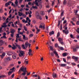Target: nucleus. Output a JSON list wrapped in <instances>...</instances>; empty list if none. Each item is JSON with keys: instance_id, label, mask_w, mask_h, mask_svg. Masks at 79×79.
<instances>
[{"instance_id": "3", "label": "nucleus", "mask_w": 79, "mask_h": 79, "mask_svg": "<svg viewBox=\"0 0 79 79\" xmlns=\"http://www.w3.org/2000/svg\"><path fill=\"white\" fill-rule=\"evenodd\" d=\"M39 28H43V30L45 29V25L44 23H42L39 26Z\"/></svg>"}, {"instance_id": "18", "label": "nucleus", "mask_w": 79, "mask_h": 79, "mask_svg": "<svg viewBox=\"0 0 79 79\" xmlns=\"http://www.w3.org/2000/svg\"><path fill=\"white\" fill-rule=\"evenodd\" d=\"M52 77L53 78H56V77H57V75L56 73H53L52 74Z\"/></svg>"}, {"instance_id": "29", "label": "nucleus", "mask_w": 79, "mask_h": 79, "mask_svg": "<svg viewBox=\"0 0 79 79\" xmlns=\"http://www.w3.org/2000/svg\"><path fill=\"white\" fill-rule=\"evenodd\" d=\"M64 11H63L62 12H61V14H60V17H62L64 15Z\"/></svg>"}, {"instance_id": "52", "label": "nucleus", "mask_w": 79, "mask_h": 79, "mask_svg": "<svg viewBox=\"0 0 79 79\" xmlns=\"http://www.w3.org/2000/svg\"><path fill=\"white\" fill-rule=\"evenodd\" d=\"M2 19L3 21H5V20L6 19V17H2Z\"/></svg>"}, {"instance_id": "40", "label": "nucleus", "mask_w": 79, "mask_h": 79, "mask_svg": "<svg viewBox=\"0 0 79 79\" xmlns=\"http://www.w3.org/2000/svg\"><path fill=\"white\" fill-rule=\"evenodd\" d=\"M12 58L14 59H15L16 58V56L15 55H13L12 56Z\"/></svg>"}, {"instance_id": "25", "label": "nucleus", "mask_w": 79, "mask_h": 79, "mask_svg": "<svg viewBox=\"0 0 79 79\" xmlns=\"http://www.w3.org/2000/svg\"><path fill=\"white\" fill-rule=\"evenodd\" d=\"M13 72V71H10L9 72H8V75L10 76V74H11V73Z\"/></svg>"}, {"instance_id": "32", "label": "nucleus", "mask_w": 79, "mask_h": 79, "mask_svg": "<svg viewBox=\"0 0 79 79\" xmlns=\"http://www.w3.org/2000/svg\"><path fill=\"white\" fill-rule=\"evenodd\" d=\"M40 14L42 15H44V11H41L40 12Z\"/></svg>"}, {"instance_id": "45", "label": "nucleus", "mask_w": 79, "mask_h": 79, "mask_svg": "<svg viewBox=\"0 0 79 79\" xmlns=\"http://www.w3.org/2000/svg\"><path fill=\"white\" fill-rule=\"evenodd\" d=\"M14 33H12L10 35V36L12 37H13L14 36Z\"/></svg>"}, {"instance_id": "15", "label": "nucleus", "mask_w": 79, "mask_h": 79, "mask_svg": "<svg viewBox=\"0 0 79 79\" xmlns=\"http://www.w3.org/2000/svg\"><path fill=\"white\" fill-rule=\"evenodd\" d=\"M54 32L53 31L49 32V35L50 36H51L52 35H54Z\"/></svg>"}, {"instance_id": "5", "label": "nucleus", "mask_w": 79, "mask_h": 79, "mask_svg": "<svg viewBox=\"0 0 79 79\" xmlns=\"http://www.w3.org/2000/svg\"><path fill=\"white\" fill-rule=\"evenodd\" d=\"M20 54H19V56H23V55L25 54V52L23 51H19Z\"/></svg>"}, {"instance_id": "2", "label": "nucleus", "mask_w": 79, "mask_h": 79, "mask_svg": "<svg viewBox=\"0 0 79 79\" xmlns=\"http://www.w3.org/2000/svg\"><path fill=\"white\" fill-rule=\"evenodd\" d=\"M41 0H35V1L33 2V3L32 4V5H34V4H35L37 6H39L38 2H40L41 1Z\"/></svg>"}, {"instance_id": "19", "label": "nucleus", "mask_w": 79, "mask_h": 79, "mask_svg": "<svg viewBox=\"0 0 79 79\" xmlns=\"http://www.w3.org/2000/svg\"><path fill=\"white\" fill-rule=\"evenodd\" d=\"M26 75V73L25 72H23L21 74V75H20V78H21V75H22L23 76H25V75Z\"/></svg>"}, {"instance_id": "20", "label": "nucleus", "mask_w": 79, "mask_h": 79, "mask_svg": "<svg viewBox=\"0 0 79 79\" xmlns=\"http://www.w3.org/2000/svg\"><path fill=\"white\" fill-rule=\"evenodd\" d=\"M18 0H15V4H16V6H17L18 5V2L17 1Z\"/></svg>"}, {"instance_id": "24", "label": "nucleus", "mask_w": 79, "mask_h": 79, "mask_svg": "<svg viewBox=\"0 0 79 79\" xmlns=\"http://www.w3.org/2000/svg\"><path fill=\"white\" fill-rule=\"evenodd\" d=\"M40 29H37L36 30V34H38V33L40 32Z\"/></svg>"}, {"instance_id": "35", "label": "nucleus", "mask_w": 79, "mask_h": 79, "mask_svg": "<svg viewBox=\"0 0 79 79\" xmlns=\"http://www.w3.org/2000/svg\"><path fill=\"white\" fill-rule=\"evenodd\" d=\"M58 41L59 42H61L62 41V39L61 38H58Z\"/></svg>"}, {"instance_id": "53", "label": "nucleus", "mask_w": 79, "mask_h": 79, "mask_svg": "<svg viewBox=\"0 0 79 79\" xmlns=\"http://www.w3.org/2000/svg\"><path fill=\"white\" fill-rule=\"evenodd\" d=\"M31 52H32V51L31 49H30L29 50V52H28V53H31Z\"/></svg>"}, {"instance_id": "49", "label": "nucleus", "mask_w": 79, "mask_h": 79, "mask_svg": "<svg viewBox=\"0 0 79 79\" xmlns=\"http://www.w3.org/2000/svg\"><path fill=\"white\" fill-rule=\"evenodd\" d=\"M39 7L40 8V9H41V8H42V5H41V4L39 5Z\"/></svg>"}, {"instance_id": "9", "label": "nucleus", "mask_w": 79, "mask_h": 79, "mask_svg": "<svg viewBox=\"0 0 79 79\" xmlns=\"http://www.w3.org/2000/svg\"><path fill=\"white\" fill-rule=\"evenodd\" d=\"M24 70V68L21 67L20 69H19L18 73L19 74H20V72H21V71H23Z\"/></svg>"}, {"instance_id": "50", "label": "nucleus", "mask_w": 79, "mask_h": 79, "mask_svg": "<svg viewBox=\"0 0 79 79\" xmlns=\"http://www.w3.org/2000/svg\"><path fill=\"white\" fill-rule=\"evenodd\" d=\"M30 13L28 12V15H31L32 14V12L31 10H29Z\"/></svg>"}, {"instance_id": "13", "label": "nucleus", "mask_w": 79, "mask_h": 79, "mask_svg": "<svg viewBox=\"0 0 79 79\" xmlns=\"http://www.w3.org/2000/svg\"><path fill=\"white\" fill-rule=\"evenodd\" d=\"M12 54L13 53L12 52H7V54L8 56H11Z\"/></svg>"}, {"instance_id": "44", "label": "nucleus", "mask_w": 79, "mask_h": 79, "mask_svg": "<svg viewBox=\"0 0 79 79\" xmlns=\"http://www.w3.org/2000/svg\"><path fill=\"white\" fill-rule=\"evenodd\" d=\"M18 40H19V41H22V42L23 41V40H21V39L20 38L18 39Z\"/></svg>"}, {"instance_id": "21", "label": "nucleus", "mask_w": 79, "mask_h": 79, "mask_svg": "<svg viewBox=\"0 0 79 79\" xmlns=\"http://www.w3.org/2000/svg\"><path fill=\"white\" fill-rule=\"evenodd\" d=\"M18 13L19 14V15L20 16H21L23 15V13H21L20 12H18Z\"/></svg>"}, {"instance_id": "62", "label": "nucleus", "mask_w": 79, "mask_h": 79, "mask_svg": "<svg viewBox=\"0 0 79 79\" xmlns=\"http://www.w3.org/2000/svg\"><path fill=\"white\" fill-rule=\"evenodd\" d=\"M23 39H25L26 38L25 35H23Z\"/></svg>"}, {"instance_id": "51", "label": "nucleus", "mask_w": 79, "mask_h": 79, "mask_svg": "<svg viewBox=\"0 0 79 79\" xmlns=\"http://www.w3.org/2000/svg\"><path fill=\"white\" fill-rule=\"evenodd\" d=\"M22 15L23 16V17H24V18H26V15H25V14H23Z\"/></svg>"}, {"instance_id": "63", "label": "nucleus", "mask_w": 79, "mask_h": 79, "mask_svg": "<svg viewBox=\"0 0 79 79\" xmlns=\"http://www.w3.org/2000/svg\"><path fill=\"white\" fill-rule=\"evenodd\" d=\"M77 25H79V21H77Z\"/></svg>"}, {"instance_id": "16", "label": "nucleus", "mask_w": 79, "mask_h": 79, "mask_svg": "<svg viewBox=\"0 0 79 79\" xmlns=\"http://www.w3.org/2000/svg\"><path fill=\"white\" fill-rule=\"evenodd\" d=\"M36 18H37V19H38V17L40 16V15H39V13H38V12H36Z\"/></svg>"}, {"instance_id": "36", "label": "nucleus", "mask_w": 79, "mask_h": 79, "mask_svg": "<svg viewBox=\"0 0 79 79\" xmlns=\"http://www.w3.org/2000/svg\"><path fill=\"white\" fill-rule=\"evenodd\" d=\"M32 8H33L34 9H37V7L36 6H32Z\"/></svg>"}, {"instance_id": "60", "label": "nucleus", "mask_w": 79, "mask_h": 79, "mask_svg": "<svg viewBox=\"0 0 79 79\" xmlns=\"http://www.w3.org/2000/svg\"><path fill=\"white\" fill-rule=\"evenodd\" d=\"M6 53H5L3 52L2 54V56H5Z\"/></svg>"}, {"instance_id": "27", "label": "nucleus", "mask_w": 79, "mask_h": 79, "mask_svg": "<svg viewBox=\"0 0 79 79\" xmlns=\"http://www.w3.org/2000/svg\"><path fill=\"white\" fill-rule=\"evenodd\" d=\"M24 30H25V31H27V28L25 26H24Z\"/></svg>"}, {"instance_id": "1", "label": "nucleus", "mask_w": 79, "mask_h": 79, "mask_svg": "<svg viewBox=\"0 0 79 79\" xmlns=\"http://www.w3.org/2000/svg\"><path fill=\"white\" fill-rule=\"evenodd\" d=\"M15 44H13L12 46L13 47H12V50H15V49L17 48V47L19 48V50H21V46L17 44V43H15Z\"/></svg>"}, {"instance_id": "33", "label": "nucleus", "mask_w": 79, "mask_h": 79, "mask_svg": "<svg viewBox=\"0 0 79 79\" xmlns=\"http://www.w3.org/2000/svg\"><path fill=\"white\" fill-rule=\"evenodd\" d=\"M10 4L9 3H6L5 4V6H6L7 7L8 6H9Z\"/></svg>"}, {"instance_id": "7", "label": "nucleus", "mask_w": 79, "mask_h": 79, "mask_svg": "<svg viewBox=\"0 0 79 79\" xmlns=\"http://www.w3.org/2000/svg\"><path fill=\"white\" fill-rule=\"evenodd\" d=\"M12 59L11 58L9 57H8V58H7L5 59V60L6 61V62L9 61H10Z\"/></svg>"}, {"instance_id": "31", "label": "nucleus", "mask_w": 79, "mask_h": 79, "mask_svg": "<svg viewBox=\"0 0 79 79\" xmlns=\"http://www.w3.org/2000/svg\"><path fill=\"white\" fill-rule=\"evenodd\" d=\"M77 51V49L76 48H73V51L74 52H76Z\"/></svg>"}, {"instance_id": "14", "label": "nucleus", "mask_w": 79, "mask_h": 79, "mask_svg": "<svg viewBox=\"0 0 79 79\" xmlns=\"http://www.w3.org/2000/svg\"><path fill=\"white\" fill-rule=\"evenodd\" d=\"M77 11H78L77 10H76V11L74 12V13L75 14V15H77V18H79V15L77 14Z\"/></svg>"}, {"instance_id": "61", "label": "nucleus", "mask_w": 79, "mask_h": 79, "mask_svg": "<svg viewBox=\"0 0 79 79\" xmlns=\"http://www.w3.org/2000/svg\"><path fill=\"white\" fill-rule=\"evenodd\" d=\"M55 46L56 48L58 46V44H55Z\"/></svg>"}, {"instance_id": "54", "label": "nucleus", "mask_w": 79, "mask_h": 79, "mask_svg": "<svg viewBox=\"0 0 79 79\" xmlns=\"http://www.w3.org/2000/svg\"><path fill=\"white\" fill-rule=\"evenodd\" d=\"M59 43L61 44L62 45H63L64 44V43L63 42L60 41L59 42Z\"/></svg>"}, {"instance_id": "10", "label": "nucleus", "mask_w": 79, "mask_h": 79, "mask_svg": "<svg viewBox=\"0 0 79 79\" xmlns=\"http://www.w3.org/2000/svg\"><path fill=\"white\" fill-rule=\"evenodd\" d=\"M53 53H54L55 54V55H56V56H57V58H59V57L58 56V54H57V53L56 51H54V52H53Z\"/></svg>"}, {"instance_id": "41", "label": "nucleus", "mask_w": 79, "mask_h": 79, "mask_svg": "<svg viewBox=\"0 0 79 79\" xmlns=\"http://www.w3.org/2000/svg\"><path fill=\"white\" fill-rule=\"evenodd\" d=\"M58 24L57 26L59 27V26H60V25L61 23V22H60V21H58Z\"/></svg>"}, {"instance_id": "47", "label": "nucleus", "mask_w": 79, "mask_h": 79, "mask_svg": "<svg viewBox=\"0 0 79 79\" xmlns=\"http://www.w3.org/2000/svg\"><path fill=\"white\" fill-rule=\"evenodd\" d=\"M51 50L53 51V48L52 46H49Z\"/></svg>"}, {"instance_id": "42", "label": "nucleus", "mask_w": 79, "mask_h": 79, "mask_svg": "<svg viewBox=\"0 0 79 79\" xmlns=\"http://www.w3.org/2000/svg\"><path fill=\"white\" fill-rule=\"evenodd\" d=\"M31 20H28V24H29V25L30 26L31 25Z\"/></svg>"}, {"instance_id": "57", "label": "nucleus", "mask_w": 79, "mask_h": 79, "mask_svg": "<svg viewBox=\"0 0 79 79\" xmlns=\"http://www.w3.org/2000/svg\"><path fill=\"white\" fill-rule=\"evenodd\" d=\"M71 23L72 24V25H75V24L74 23H73V22L72 21H71Z\"/></svg>"}, {"instance_id": "34", "label": "nucleus", "mask_w": 79, "mask_h": 79, "mask_svg": "<svg viewBox=\"0 0 79 79\" xmlns=\"http://www.w3.org/2000/svg\"><path fill=\"white\" fill-rule=\"evenodd\" d=\"M63 56H67V53H64L62 55Z\"/></svg>"}, {"instance_id": "17", "label": "nucleus", "mask_w": 79, "mask_h": 79, "mask_svg": "<svg viewBox=\"0 0 79 79\" xmlns=\"http://www.w3.org/2000/svg\"><path fill=\"white\" fill-rule=\"evenodd\" d=\"M61 67H65L67 66L66 64H61L60 65Z\"/></svg>"}, {"instance_id": "8", "label": "nucleus", "mask_w": 79, "mask_h": 79, "mask_svg": "<svg viewBox=\"0 0 79 79\" xmlns=\"http://www.w3.org/2000/svg\"><path fill=\"white\" fill-rule=\"evenodd\" d=\"M5 43V41H3V40H0V46H2Z\"/></svg>"}, {"instance_id": "22", "label": "nucleus", "mask_w": 79, "mask_h": 79, "mask_svg": "<svg viewBox=\"0 0 79 79\" xmlns=\"http://www.w3.org/2000/svg\"><path fill=\"white\" fill-rule=\"evenodd\" d=\"M16 38H20L19 34H16Z\"/></svg>"}, {"instance_id": "64", "label": "nucleus", "mask_w": 79, "mask_h": 79, "mask_svg": "<svg viewBox=\"0 0 79 79\" xmlns=\"http://www.w3.org/2000/svg\"><path fill=\"white\" fill-rule=\"evenodd\" d=\"M76 48L77 49L79 48V46L78 45H77L76 46Z\"/></svg>"}, {"instance_id": "39", "label": "nucleus", "mask_w": 79, "mask_h": 79, "mask_svg": "<svg viewBox=\"0 0 79 79\" xmlns=\"http://www.w3.org/2000/svg\"><path fill=\"white\" fill-rule=\"evenodd\" d=\"M74 59L75 60V61H77L78 60V58L77 57H76Z\"/></svg>"}, {"instance_id": "30", "label": "nucleus", "mask_w": 79, "mask_h": 79, "mask_svg": "<svg viewBox=\"0 0 79 79\" xmlns=\"http://www.w3.org/2000/svg\"><path fill=\"white\" fill-rule=\"evenodd\" d=\"M60 35V33L58 32L57 34V35L56 36V38H58V37H59V36Z\"/></svg>"}, {"instance_id": "59", "label": "nucleus", "mask_w": 79, "mask_h": 79, "mask_svg": "<svg viewBox=\"0 0 79 79\" xmlns=\"http://www.w3.org/2000/svg\"><path fill=\"white\" fill-rule=\"evenodd\" d=\"M33 34H31L29 36L30 37H33Z\"/></svg>"}, {"instance_id": "55", "label": "nucleus", "mask_w": 79, "mask_h": 79, "mask_svg": "<svg viewBox=\"0 0 79 79\" xmlns=\"http://www.w3.org/2000/svg\"><path fill=\"white\" fill-rule=\"evenodd\" d=\"M2 37H3V38H4L5 39H6V35H3Z\"/></svg>"}, {"instance_id": "48", "label": "nucleus", "mask_w": 79, "mask_h": 79, "mask_svg": "<svg viewBox=\"0 0 79 79\" xmlns=\"http://www.w3.org/2000/svg\"><path fill=\"white\" fill-rule=\"evenodd\" d=\"M52 10V9H49V10H48V13H49Z\"/></svg>"}, {"instance_id": "43", "label": "nucleus", "mask_w": 79, "mask_h": 79, "mask_svg": "<svg viewBox=\"0 0 79 79\" xmlns=\"http://www.w3.org/2000/svg\"><path fill=\"white\" fill-rule=\"evenodd\" d=\"M38 19H39L40 20H42V17L41 16H38Z\"/></svg>"}, {"instance_id": "26", "label": "nucleus", "mask_w": 79, "mask_h": 79, "mask_svg": "<svg viewBox=\"0 0 79 79\" xmlns=\"http://www.w3.org/2000/svg\"><path fill=\"white\" fill-rule=\"evenodd\" d=\"M70 36L71 38H72L73 39H74L75 38L73 36V35L72 34H70Z\"/></svg>"}, {"instance_id": "28", "label": "nucleus", "mask_w": 79, "mask_h": 79, "mask_svg": "<svg viewBox=\"0 0 79 79\" xmlns=\"http://www.w3.org/2000/svg\"><path fill=\"white\" fill-rule=\"evenodd\" d=\"M15 5H16L15 4H14L13 3H12L11 5H12V6H13L15 7H17V6H16Z\"/></svg>"}, {"instance_id": "56", "label": "nucleus", "mask_w": 79, "mask_h": 79, "mask_svg": "<svg viewBox=\"0 0 79 79\" xmlns=\"http://www.w3.org/2000/svg\"><path fill=\"white\" fill-rule=\"evenodd\" d=\"M32 22H33L34 24H35L36 23V21L35 20H32Z\"/></svg>"}, {"instance_id": "58", "label": "nucleus", "mask_w": 79, "mask_h": 79, "mask_svg": "<svg viewBox=\"0 0 79 79\" xmlns=\"http://www.w3.org/2000/svg\"><path fill=\"white\" fill-rule=\"evenodd\" d=\"M15 76V74H13L12 75V76H11V77H12V78H13Z\"/></svg>"}, {"instance_id": "4", "label": "nucleus", "mask_w": 79, "mask_h": 79, "mask_svg": "<svg viewBox=\"0 0 79 79\" xmlns=\"http://www.w3.org/2000/svg\"><path fill=\"white\" fill-rule=\"evenodd\" d=\"M28 45V44L27 43H25V46L24 45V44L22 45V47L23 49H26V48H27ZM25 47L26 48H25Z\"/></svg>"}, {"instance_id": "37", "label": "nucleus", "mask_w": 79, "mask_h": 79, "mask_svg": "<svg viewBox=\"0 0 79 79\" xmlns=\"http://www.w3.org/2000/svg\"><path fill=\"white\" fill-rule=\"evenodd\" d=\"M5 76H6L5 75H2L1 76H0V78H1L5 77Z\"/></svg>"}, {"instance_id": "11", "label": "nucleus", "mask_w": 79, "mask_h": 79, "mask_svg": "<svg viewBox=\"0 0 79 79\" xmlns=\"http://www.w3.org/2000/svg\"><path fill=\"white\" fill-rule=\"evenodd\" d=\"M15 32V29H10V32L12 34H14V33Z\"/></svg>"}, {"instance_id": "23", "label": "nucleus", "mask_w": 79, "mask_h": 79, "mask_svg": "<svg viewBox=\"0 0 79 79\" xmlns=\"http://www.w3.org/2000/svg\"><path fill=\"white\" fill-rule=\"evenodd\" d=\"M58 48H59V49H60V50H64V48L62 47H58Z\"/></svg>"}, {"instance_id": "38", "label": "nucleus", "mask_w": 79, "mask_h": 79, "mask_svg": "<svg viewBox=\"0 0 79 79\" xmlns=\"http://www.w3.org/2000/svg\"><path fill=\"white\" fill-rule=\"evenodd\" d=\"M37 76L38 77L37 74H35L32 76V77H37Z\"/></svg>"}, {"instance_id": "12", "label": "nucleus", "mask_w": 79, "mask_h": 79, "mask_svg": "<svg viewBox=\"0 0 79 79\" xmlns=\"http://www.w3.org/2000/svg\"><path fill=\"white\" fill-rule=\"evenodd\" d=\"M3 25H2V27L5 28L6 27H7L6 23H3Z\"/></svg>"}, {"instance_id": "6", "label": "nucleus", "mask_w": 79, "mask_h": 79, "mask_svg": "<svg viewBox=\"0 0 79 79\" xmlns=\"http://www.w3.org/2000/svg\"><path fill=\"white\" fill-rule=\"evenodd\" d=\"M63 32H64V33H65V35H67L69 33V31L68 30H63Z\"/></svg>"}, {"instance_id": "46", "label": "nucleus", "mask_w": 79, "mask_h": 79, "mask_svg": "<svg viewBox=\"0 0 79 79\" xmlns=\"http://www.w3.org/2000/svg\"><path fill=\"white\" fill-rule=\"evenodd\" d=\"M24 63H25V64H28V61H24Z\"/></svg>"}]
</instances>
